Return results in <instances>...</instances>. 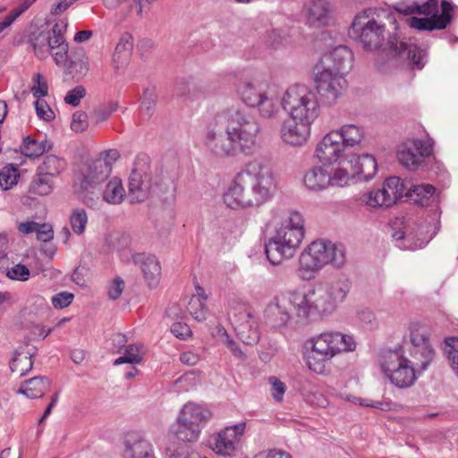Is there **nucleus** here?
Returning a JSON list of instances; mask_svg holds the SVG:
<instances>
[{
  "instance_id": "a878e982",
  "label": "nucleus",
  "mask_w": 458,
  "mask_h": 458,
  "mask_svg": "<svg viewBox=\"0 0 458 458\" xmlns=\"http://www.w3.org/2000/svg\"><path fill=\"white\" fill-rule=\"evenodd\" d=\"M310 295L311 289L307 292L293 291L286 296L289 301V307H293L301 318H306L310 313L316 312Z\"/></svg>"
},
{
  "instance_id": "0eeeda50",
  "label": "nucleus",
  "mask_w": 458,
  "mask_h": 458,
  "mask_svg": "<svg viewBox=\"0 0 458 458\" xmlns=\"http://www.w3.org/2000/svg\"><path fill=\"white\" fill-rule=\"evenodd\" d=\"M310 345L306 356L309 369L317 374L326 370V365L335 355L343 352H352L356 343L352 335L340 332H324L309 339Z\"/></svg>"
},
{
  "instance_id": "f257e3e1",
  "label": "nucleus",
  "mask_w": 458,
  "mask_h": 458,
  "mask_svg": "<svg viewBox=\"0 0 458 458\" xmlns=\"http://www.w3.org/2000/svg\"><path fill=\"white\" fill-rule=\"evenodd\" d=\"M395 14L388 9L369 8L357 14L348 34L365 49H377L387 38L390 55L400 60H410L417 68H421L425 55L423 50L413 43L397 39Z\"/></svg>"
},
{
  "instance_id": "39448f33",
  "label": "nucleus",
  "mask_w": 458,
  "mask_h": 458,
  "mask_svg": "<svg viewBox=\"0 0 458 458\" xmlns=\"http://www.w3.org/2000/svg\"><path fill=\"white\" fill-rule=\"evenodd\" d=\"M345 260V250L342 244L316 240L310 243L299 257L298 276L305 281L312 280L325 266L341 267Z\"/></svg>"
},
{
  "instance_id": "f704fd0d",
  "label": "nucleus",
  "mask_w": 458,
  "mask_h": 458,
  "mask_svg": "<svg viewBox=\"0 0 458 458\" xmlns=\"http://www.w3.org/2000/svg\"><path fill=\"white\" fill-rule=\"evenodd\" d=\"M333 131H338L345 149L360 144L364 138L363 130L355 124H344L340 129Z\"/></svg>"
},
{
  "instance_id": "49530a36",
  "label": "nucleus",
  "mask_w": 458,
  "mask_h": 458,
  "mask_svg": "<svg viewBox=\"0 0 458 458\" xmlns=\"http://www.w3.org/2000/svg\"><path fill=\"white\" fill-rule=\"evenodd\" d=\"M386 198L384 190L379 189L364 194L362 201L370 208L390 207L391 204Z\"/></svg>"
},
{
  "instance_id": "9b49d317",
  "label": "nucleus",
  "mask_w": 458,
  "mask_h": 458,
  "mask_svg": "<svg viewBox=\"0 0 458 458\" xmlns=\"http://www.w3.org/2000/svg\"><path fill=\"white\" fill-rule=\"evenodd\" d=\"M281 105L294 119L315 122L320 114L316 93L305 84L296 83L288 87L281 98Z\"/></svg>"
},
{
  "instance_id": "423d86ee",
  "label": "nucleus",
  "mask_w": 458,
  "mask_h": 458,
  "mask_svg": "<svg viewBox=\"0 0 458 458\" xmlns=\"http://www.w3.org/2000/svg\"><path fill=\"white\" fill-rule=\"evenodd\" d=\"M67 26L65 20H59L51 30L31 32L29 43L38 59H45L51 54L55 64L71 74L74 72L77 62L71 60L68 55L69 47L64 36Z\"/></svg>"
},
{
  "instance_id": "e433bc0d",
  "label": "nucleus",
  "mask_w": 458,
  "mask_h": 458,
  "mask_svg": "<svg viewBox=\"0 0 458 458\" xmlns=\"http://www.w3.org/2000/svg\"><path fill=\"white\" fill-rule=\"evenodd\" d=\"M132 50L133 40L131 36L129 34L123 35L115 47L114 62L120 66L127 64L131 57Z\"/></svg>"
},
{
  "instance_id": "a18cd8bd",
  "label": "nucleus",
  "mask_w": 458,
  "mask_h": 458,
  "mask_svg": "<svg viewBox=\"0 0 458 458\" xmlns=\"http://www.w3.org/2000/svg\"><path fill=\"white\" fill-rule=\"evenodd\" d=\"M21 149L26 157L35 158L46 152L47 146L45 141H38L30 137H27L23 140Z\"/></svg>"
},
{
  "instance_id": "79ce46f5",
  "label": "nucleus",
  "mask_w": 458,
  "mask_h": 458,
  "mask_svg": "<svg viewBox=\"0 0 458 458\" xmlns=\"http://www.w3.org/2000/svg\"><path fill=\"white\" fill-rule=\"evenodd\" d=\"M142 345L129 344L125 347L123 355L114 361V365L117 366L123 363L139 364L142 360Z\"/></svg>"
},
{
  "instance_id": "4468645a",
  "label": "nucleus",
  "mask_w": 458,
  "mask_h": 458,
  "mask_svg": "<svg viewBox=\"0 0 458 458\" xmlns=\"http://www.w3.org/2000/svg\"><path fill=\"white\" fill-rule=\"evenodd\" d=\"M209 411L202 406L187 403L181 409L176 419L175 437L183 442H194L199 437L205 423L210 419Z\"/></svg>"
},
{
  "instance_id": "9d476101",
  "label": "nucleus",
  "mask_w": 458,
  "mask_h": 458,
  "mask_svg": "<svg viewBox=\"0 0 458 458\" xmlns=\"http://www.w3.org/2000/svg\"><path fill=\"white\" fill-rule=\"evenodd\" d=\"M112 171L111 163L106 158H97L75 175V191L82 201L89 208L99 203L98 185L108 178Z\"/></svg>"
},
{
  "instance_id": "5fc2aeb1",
  "label": "nucleus",
  "mask_w": 458,
  "mask_h": 458,
  "mask_svg": "<svg viewBox=\"0 0 458 458\" xmlns=\"http://www.w3.org/2000/svg\"><path fill=\"white\" fill-rule=\"evenodd\" d=\"M88 128V115L86 113L78 111L72 115L71 129L76 132H81Z\"/></svg>"
},
{
  "instance_id": "5701e85b",
  "label": "nucleus",
  "mask_w": 458,
  "mask_h": 458,
  "mask_svg": "<svg viewBox=\"0 0 458 458\" xmlns=\"http://www.w3.org/2000/svg\"><path fill=\"white\" fill-rule=\"evenodd\" d=\"M124 445L125 458H155L152 445L140 433H128Z\"/></svg>"
},
{
  "instance_id": "6e6552de",
  "label": "nucleus",
  "mask_w": 458,
  "mask_h": 458,
  "mask_svg": "<svg viewBox=\"0 0 458 458\" xmlns=\"http://www.w3.org/2000/svg\"><path fill=\"white\" fill-rule=\"evenodd\" d=\"M170 179L161 173L152 174L150 158L146 154H140L135 158L129 177L128 197L131 203L143 202L152 194L166 192L170 186Z\"/></svg>"
},
{
  "instance_id": "dca6fc26",
  "label": "nucleus",
  "mask_w": 458,
  "mask_h": 458,
  "mask_svg": "<svg viewBox=\"0 0 458 458\" xmlns=\"http://www.w3.org/2000/svg\"><path fill=\"white\" fill-rule=\"evenodd\" d=\"M318 93L327 104H335L347 87L346 79L336 72L314 68Z\"/></svg>"
},
{
  "instance_id": "aec40b11",
  "label": "nucleus",
  "mask_w": 458,
  "mask_h": 458,
  "mask_svg": "<svg viewBox=\"0 0 458 458\" xmlns=\"http://www.w3.org/2000/svg\"><path fill=\"white\" fill-rule=\"evenodd\" d=\"M314 121L294 119L289 116L280 129L283 141L291 146H302L310 137L311 125Z\"/></svg>"
},
{
  "instance_id": "864d4df0",
  "label": "nucleus",
  "mask_w": 458,
  "mask_h": 458,
  "mask_svg": "<svg viewBox=\"0 0 458 458\" xmlns=\"http://www.w3.org/2000/svg\"><path fill=\"white\" fill-rule=\"evenodd\" d=\"M269 383L271 385V394L276 402H281L286 391V386L284 382L276 377H269Z\"/></svg>"
},
{
  "instance_id": "f8f14e48",
  "label": "nucleus",
  "mask_w": 458,
  "mask_h": 458,
  "mask_svg": "<svg viewBox=\"0 0 458 458\" xmlns=\"http://www.w3.org/2000/svg\"><path fill=\"white\" fill-rule=\"evenodd\" d=\"M237 94L249 107L258 110L262 118H273L279 112L277 99L269 91L268 83L258 80H244L237 86Z\"/></svg>"
},
{
  "instance_id": "8fccbe9b",
  "label": "nucleus",
  "mask_w": 458,
  "mask_h": 458,
  "mask_svg": "<svg viewBox=\"0 0 458 458\" xmlns=\"http://www.w3.org/2000/svg\"><path fill=\"white\" fill-rule=\"evenodd\" d=\"M88 223V216L84 209L76 208L70 216V224L72 231L77 234H82Z\"/></svg>"
},
{
  "instance_id": "c756f323",
  "label": "nucleus",
  "mask_w": 458,
  "mask_h": 458,
  "mask_svg": "<svg viewBox=\"0 0 458 458\" xmlns=\"http://www.w3.org/2000/svg\"><path fill=\"white\" fill-rule=\"evenodd\" d=\"M352 159V168L355 176H360L365 180L374 177L377 170V164L375 157L369 154L356 157L355 155L349 157Z\"/></svg>"
},
{
  "instance_id": "58836bf2",
  "label": "nucleus",
  "mask_w": 458,
  "mask_h": 458,
  "mask_svg": "<svg viewBox=\"0 0 458 458\" xmlns=\"http://www.w3.org/2000/svg\"><path fill=\"white\" fill-rule=\"evenodd\" d=\"M434 193L435 188L431 184H417L407 187L406 196L421 206H427Z\"/></svg>"
},
{
  "instance_id": "7c9ffc66",
  "label": "nucleus",
  "mask_w": 458,
  "mask_h": 458,
  "mask_svg": "<svg viewBox=\"0 0 458 458\" xmlns=\"http://www.w3.org/2000/svg\"><path fill=\"white\" fill-rule=\"evenodd\" d=\"M352 159H343L337 162L338 166L330 173V186L344 187L355 177L352 168Z\"/></svg>"
},
{
  "instance_id": "c85d7f7f",
  "label": "nucleus",
  "mask_w": 458,
  "mask_h": 458,
  "mask_svg": "<svg viewBox=\"0 0 458 458\" xmlns=\"http://www.w3.org/2000/svg\"><path fill=\"white\" fill-rule=\"evenodd\" d=\"M325 167L315 166L305 174L303 182L309 190L320 191L330 186V173Z\"/></svg>"
},
{
  "instance_id": "bb28decb",
  "label": "nucleus",
  "mask_w": 458,
  "mask_h": 458,
  "mask_svg": "<svg viewBox=\"0 0 458 458\" xmlns=\"http://www.w3.org/2000/svg\"><path fill=\"white\" fill-rule=\"evenodd\" d=\"M50 388L51 380L48 377L38 376L24 381L17 393L30 399H38L44 396Z\"/></svg>"
},
{
  "instance_id": "a211bd4d",
  "label": "nucleus",
  "mask_w": 458,
  "mask_h": 458,
  "mask_svg": "<svg viewBox=\"0 0 458 458\" xmlns=\"http://www.w3.org/2000/svg\"><path fill=\"white\" fill-rule=\"evenodd\" d=\"M353 66V54L346 46H338L330 52L325 54L315 67L332 71L336 74L345 75L350 72Z\"/></svg>"
},
{
  "instance_id": "f03ea898",
  "label": "nucleus",
  "mask_w": 458,
  "mask_h": 458,
  "mask_svg": "<svg viewBox=\"0 0 458 458\" xmlns=\"http://www.w3.org/2000/svg\"><path fill=\"white\" fill-rule=\"evenodd\" d=\"M216 126L225 125V132L209 129L205 144L217 157H234L251 155L258 147L260 134L259 123L245 111L231 106L219 111L215 118Z\"/></svg>"
},
{
  "instance_id": "3c124183",
  "label": "nucleus",
  "mask_w": 458,
  "mask_h": 458,
  "mask_svg": "<svg viewBox=\"0 0 458 458\" xmlns=\"http://www.w3.org/2000/svg\"><path fill=\"white\" fill-rule=\"evenodd\" d=\"M36 113L38 118L50 122L55 119V112L51 109V107L47 105V103L40 98H37L35 102Z\"/></svg>"
},
{
  "instance_id": "09e8293b",
  "label": "nucleus",
  "mask_w": 458,
  "mask_h": 458,
  "mask_svg": "<svg viewBox=\"0 0 458 458\" xmlns=\"http://www.w3.org/2000/svg\"><path fill=\"white\" fill-rule=\"evenodd\" d=\"M30 92L36 98H41L48 95L47 81L41 73L36 72L33 74Z\"/></svg>"
},
{
  "instance_id": "473e14b6",
  "label": "nucleus",
  "mask_w": 458,
  "mask_h": 458,
  "mask_svg": "<svg viewBox=\"0 0 458 458\" xmlns=\"http://www.w3.org/2000/svg\"><path fill=\"white\" fill-rule=\"evenodd\" d=\"M382 189L386 195V199L390 202L391 206L394 204L398 199L406 196L407 185L405 182L397 176H391L383 183Z\"/></svg>"
},
{
  "instance_id": "774afa93",
  "label": "nucleus",
  "mask_w": 458,
  "mask_h": 458,
  "mask_svg": "<svg viewBox=\"0 0 458 458\" xmlns=\"http://www.w3.org/2000/svg\"><path fill=\"white\" fill-rule=\"evenodd\" d=\"M180 360L186 365L193 366L199 360V357L197 353L188 351L184 352L180 356Z\"/></svg>"
},
{
  "instance_id": "052dcab7",
  "label": "nucleus",
  "mask_w": 458,
  "mask_h": 458,
  "mask_svg": "<svg viewBox=\"0 0 458 458\" xmlns=\"http://www.w3.org/2000/svg\"><path fill=\"white\" fill-rule=\"evenodd\" d=\"M171 332L179 339H187L191 335L190 327L182 322L174 323L171 327Z\"/></svg>"
},
{
  "instance_id": "e2e57ef3",
  "label": "nucleus",
  "mask_w": 458,
  "mask_h": 458,
  "mask_svg": "<svg viewBox=\"0 0 458 458\" xmlns=\"http://www.w3.org/2000/svg\"><path fill=\"white\" fill-rule=\"evenodd\" d=\"M38 224L35 221H24L21 222L17 225L18 232L22 235H27L32 233H36L38 229Z\"/></svg>"
},
{
  "instance_id": "2eb2a0df",
  "label": "nucleus",
  "mask_w": 458,
  "mask_h": 458,
  "mask_svg": "<svg viewBox=\"0 0 458 458\" xmlns=\"http://www.w3.org/2000/svg\"><path fill=\"white\" fill-rule=\"evenodd\" d=\"M409 353L419 371H424L435 358V351L430 344L428 330L419 322L409 325Z\"/></svg>"
},
{
  "instance_id": "6e6d98bb",
  "label": "nucleus",
  "mask_w": 458,
  "mask_h": 458,
  "mask_svg": "<svg viewBox=\"0 0 458 458\" xmlns=\"http://www.w3.org/2000/svg\"><path fill=\"white\" fill-rule=\"evenodd\" d=\"M7 276L13 280L26 281L30 277V270L25 265L18 264L8 270Z\"/></svg>"
},
{
  "instance_id": "a19ab883",
  "label": "nucleus",
  "mask_w": 458,
  "mask_h": 458,
  "mask_svg": "<svg viewBox=\"0 0 458 458\" xmlns=\"http://www.w3.org/2000/svg\"><path fill=\"white\" fill-rule=\"evenodd\" d=\"M33 361L29 352H16L10 362V369L13 373L17 374L19 377L25 376L31 370Z\"/></svg>"
},
{
  "instance_id": "603ef678",
  "label": "nucleus",
  "mask_w": 458,
  "mask_h": 458,
  "mask_svg": "<svg viewBox=\"0 0 458 458\" xmlns=\"http://www.w3.org/2000/svg\"><path fill=\"white\" fill-rule=\"evenodd\" d=\"M86 96V89L81 86H76L72 89L69 90L64 98V102L72 106L80 105L81 99Z\"/></svg>"
},
{
  "instance_id": "6ab92c4d",
  "label": "nucleus",
  "mask_w": 458,
  "mask_h": 458,
  "mask_svg": "<svg viewBox=\"0 0 458 458\" xmlns=\"http://www.w3.org/2000/svg\"><path fill=\"white\" fill-rule=\"evenodd\" d=\"M245 429L246 422L242 421L220 430L211 444L213 451L220 455H232L237 450Z\"/></svg>"
},
{
  "instance_id": "338daca9",
  "label": "nucleus",
  "mask_w": 458,
  "mask_h": 458,
  "mask_svg": "<svg viewBox=\"0 0 458 458\" xmlns=\"http://www.w3.org/2000/svg\"><path fill=\"white\" fill-rule=\"evenodd\" d=\"M36 1L37 0H21L20 4L13 8L10 13L14 16V18L17 19L26 10H28Z\"/></svg>"
},
{
  "instance_id": "2f4dec72",
  "label": "nucleus",
  "mask_w": 458,
  "mask_h": 458,
  "mask_svg": "<svg viewBox=\"0 0 458 458\" xmlns=\"http://www.w3.org/2000/svg\"><path fill=\"white\" fill-rule=\"evenodd\" d=\"M207 300L204 289L198 286L197 293L191 297L187 305V310L194 319L203 321L208 318V310L205 304Z\"/></svg>"
},
{
  "instance_id": "20e7f679",
  "label": "nucleus",
  "mask_w": 458,
  "mask_h": 458,
  "mask_svg": "<svg viewBox=\"0 0 458 458\" xmlns=\"http://www.w3.org/2000/svg\"><path fill=\"white\" fill-rule=\"evenodd\" d=\"M276 231L265 244V253L272 265L292 259L304 238V220L301 213L293 211L275 216Z\"/></svg>"
},
{
  "instance_id": "13d9d810",
  "label": "nucleus",
  "mask_w": 458,
  "mask_h": 458,
  "mask_svg": "<svg viewBox=\"0 0 458 458\" xmlns=\"http://www.w3.org/2000/svg\"><path fill=\"white\" fill-rule=\"evenodd\" d=\"M37 239L43 242H47L54 238V230L51 225L43 223L38 224V229L36 231Z\"/></svg>"
},
{
  "instance_id": "37998d69",
  "label": "nucleus",
  "mask_w": 458,
  "mask_h": 458,
  "mask_svg": "<svg viewBox=\"0 0 458 458\" xmlns=\"http://www.w3.org/2000/svg\"><path fill=\"white\" fill-rule=\"evenodd\" d=\"M20 173L18 168L9 164L0 170V188L4 191L12 189L17 184Z\"/></svg>"
},
{
  "instance_id": "1a4fd4ad",
  "label": "nucleus",
  "mask_w": 458,
  "mask_h": 458,
  "mask_svg": "<svg viewBox=\"0 0 458 458\" xmlns=\"http://www.w3.org/2000/svg\"><path fill=\"white\" fill-rule=\"evenodd\" d=\"M377 362L390 383L399 389L411 387L418 379L417 366L406 358L401 350H385L378 355Z\"/></svg>"
},
{
  "instance_id": "7ed1b4c3",
  "label": "nucleus",
  "mask_w": 458,
  "mask_h": 458,
  "mask_svg": "<svg viewBox=\"0 0 458 458\" xmlns=\"http://www.w3.org/2000/svg\"><path fill=\"white\" fill-rule=\"evenodd\" d=\"M276 184L270 165L253 160L236 174L223 199L233 209L259 207L271 198Z\"/></svg>"
},
{
  "instance_id": "ea45409f",
  "label": "nucleus",
  "mask_w": 458,
  "mask_h": 458,
  "mask_svg": "<svg viewBox=\"0 0 458 458\" xmlns=\"http://www.w3.org/2000/svg\"><path fill=\"white\" fill-rule=\"evenodd\" d=\"M438 10V0H428L423 4L414 3L405 7L396 8V11L404 15H410L413 13L423 14L426 16L437 14Z\"/></svg>"
},
{
  "instance_id": "f3484780",
  "label": "nucleus",
  "mask_w": 458,
  "mask_h": 458,
  "mask_svg": "<svg viewBox=\"0 0 458 458\" xmlns=\"http://www.w3.org/2000/svg\"><path fill=\"white\" fill-rule=\"evenodd\" d=\"M338 131L327 132L317 144L315 157L323 166H332L343 159L349 158Z\"/></svg>"
},
{
  "instance_id": "412c9836",
  "label": "nucleus",
  "mask_w": 458,
  "mask_h": 458,
  "mask_svg": "<svg viewBox=\"0 0 458 458\" xmlns=\"http://www.w3.org/2000/svg\"><path fill=\"white\" fill-rule=\"evenodd\" d=\"M266 324L276 330L286 327L291 320L289 301L286 295L275 297L264 310Z\"/></svg>"
},
{
  "instance_id": "ddd939ff",
  "label": "nucleus",
  "mask_w": 458,
  "mask_h": 458,
  "mask_svg": "<svg viewBox=\"0 0 458 458\" xmlns=\"http://www.w3.org/2000/svg\"><path fill=\"white\" fill-rule=\"evenodd\" d=\"M349 291L350 283L344 278L316 284L311 288L310 295L315 311L321 315L332 313L344 301Z\"/></svg>"
},
{
  "instance_id": "69168bd1",
  "label": "nucleus",
  "mask_w": 458,
  "mask_h": 458,
  "mask_svg": "<svg viewBox=\"0 0 458 458\" xmlns=\"http://www.w3.org/2000/svg\"><path fill=\"white\" fill-rule=\"evenodd\" d=\"M156 94L153 89H147L143 94L142 105L147 110L151 111L156 105Z\"/></svg>"
},
{
  "instance_id": "de8ad7c7",
  "label": "nucleus",
  "mask_w": 458,
  "mask_h": 458,
  "mask_svg": "<svg viewBox=\"0 0 458 458\" xmlns=\"http://www.w3.org/2000/svg\"><path fill=\"white\" fill-rule=\"evenodd\" d=\"M444 351L453 369L458 376V337L452 336L445 339Z\"/></svg>"
},
{
  "instance_id": "4c0bfd02",
  "label": "nucleus",
  "mask_w": 458,
  "mask_h": 458,
  "mask_svg": "<svg viewBox=\"0 0 458 458\" xmlns=\"http://www.w3.org/2000/svg\"><path fill=\"white\" fill-rule=\"evenodd\" d=\"M54 188L55 183L53 179L36 172L30 183L29 192L32 195L46 196L49 195L54 191Z\"/></svg>"
},
{
  "instance_id": "c03bdc74",
  "label": "nucleus",
  "mask_w": 458,
  "mask_h": 458,
  "mask_svg": "<svg viewBox=\"0 0 458 458\" xmlns=\"http://www.w3.org/2000/svg\"><path fill=\"white\" fill-rule=\"evenodd\" d=\"M399 162L410 170H416L422 163L420 155L411 147H404L397 153Z\"/></svg>"
},
{
  "instance_id": "72a5a7b5",
  "label": "nucleus",
  "mask_w": 458,
  "mask_h": 458,
  "mask_svg": "<svg viewBox=\"0 0 458 458\" xmlns=\"http://www.w3.org/2000/svg\"><path fill=\"white\" fill-rule=\"evenodd\" d=\"M66 168V162L55 155H48L44 158L43 163L37 168V172L53 179L60 175Z\"/></svg>"
},
{
  "instance_id": "393cba45",
  "label": "nucleus",
  "mask_w": 458,
  "mask_h": 458,
  "mask_svg": "<svg viewBox=\"0 0 458 458\" xmlns=\"http://www.w3.org/2000/svg\"><path fill=\"white\" fill-rule=\"evenodd\" d=\"M135 262L140 264L143 277L149 287H156L161 276V266L155 256L139 254Z\"/></svg>"
},
{
  "instance_id": "b1692460",
  "label": "nucleus",
  "mask_w": 458,
  "mask_h": 458,
  "mask_svg": "<svg viewBox=\"0 0 458 458\" xmlns=\"http://www.w3.org/2000/svg\"><path fill=\"white\" fill-rule=\"evenodd\" d=\"M307 21L312 27L329 26L333 22L328 0H311L307 7Z\"/></svg>"
},
{
  "instance_id": "4be33fe9",
  "label": "nucleus",
  "mask_w": 458,
  "mask_h": 458,
  "mask_svg": "<svg viewBox=\"0 0 458 458\" xmlns=\"http://www.w3.org/2000/svg\"><path fill=\"white\" fill-rule=\"evenodd\" d=\"M441 14H434L430 18L411 17L408 20L409 25L420 30H443L452 21L453 5L450 2H441Z\"/></svg>"
},
{
  "instance_id": "c9c22d12",
  "label": "nucleus",
  "mask_w": 458,
  "mask_h": 458,
  "mask_svg": "<svg viewBox=\"0 0 458 458\" xmlns=\"http://www.w3.org/2000/svg\"><path fill=\"white\" fill-rule=\"evenodd\" d=\"M125 196V191L122 180L114 177L111 179L103 191V199L112 205H117L123 202Z\"/></svg>"
},
{
  "instance_id": "680f3d73",
  "label": "nucleus",
  "mask_w": 458,
  "mask_h": 458,
  "mask_svg": "<svg viewBox=\"0 0 458 458\" xmlns=\"http://www.w3.org/2000/svg\"><path fill=\"white\" fill-rule=\"evenodd\" d=\"M412 148L416 153L420 155V159L421 162L423 161L424 157H429L432 154L431 146L420 140H416L412 142Z\"/></svg>"
},
{
  "instance_id": "4d7b16f0",
  "label": "nucleus",
  "mask_w": 458,
  "mask_h": 458,
  "mask_svg": "<svg viewBox=\"0 0 458 458\" xmlns=\"http://www.w3.org/2000/svg\"><path fill=\"white\" fill-rule=\"evenodd\" d=\"M74 295L68 292H61L52 297V304L55 309L68 307L73 301Z\"/></svg>"
},
{
  "instance_id": "cd10ccee",
  "label": "nucleus",
  "mask_w": 458,
  "mask_h": 458,
  "mask_svg": "<svg viewBox=\"0 0 458 458\" xmlns=\"http://www.w3.org/2000/svg\"><path fill=\"white\" fill-rule=\"evenodd\" d=\"M235 330L239 338L248 345H253L259 340L258 323L250 313L242 315V321L236 326Z\"/></svg>"
},
{
  "instance_id": "bf43d9fd",
  "label": "nucleus",
  "mask_w": 458,
  "mask_h": 458,
  "mask_svg": "<svg viewBox=\"0 0 458 458\" xmlns=\"http://www.w3.org/2000/svg\"><path fill=\"white\" fill-rule=\"evenodd\" d=\"M124 288V282L121 277L114 278L108 287V297L111 300L118 299Z\"/></svg>"
},
{
  "instance_id": "0e129e2a",
  "label": "nucleus",
  "mask_w": 458,
  "mask_h": 458,
  "mask_svg": "<svg viewBox=\"0 0 458 458\" xmlns=\"http://www.w3.org/2000/svg\"><path fill=\"white\" fill-rule=\"evenodd\" d=\"M256 458H292L291 454L280 449H271L267 453L259 454Z\"/></svg>"
}]
</instances>
